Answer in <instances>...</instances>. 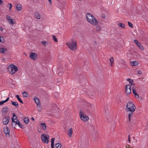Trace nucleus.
Instances as JSON below:
<instances>
[{
  "mask_svg": "<svg viewBox=\"0 0 148 148\" xmlns=\"http://www.w3.org/2000/svg\"><path fill=\"white\" fill-rule=\"evenodd\" d=\"M66 45L69 48L73 51L77 50V41L75 40L73 38L66 43Z\"/></svg>",
  "mask_w": 148,
  "mask_h": 148,
  "instance_id": "1",
  "label": "nucleus"
},
{
  "mask_svg": "<svg viewBox=\"0 0 148 148\" xmlns=\"http://www.w3.org/2000/svg\"><path fill=\"white\" fill-rule=\"evenodd\" d=\"M87 21L91 24L97 25L98 22L95 17L90 13H88L86 15Z\"/></svg>",
  "mask_w": 148,
  "mask_h": 148,
  "instance_id": "2",
  "label": "nucleus"
},
{
  "mask_svg": "<svg viewBox=\"0 0 148 148\" xmlns=\"http://www.w3.org/2000/svg\"><path fill=\"white\" fill-rule=\"evenodd\" d=\"M77 79L78 80L79 83L81 84L82 85L84 86L86 85V80L83 75H79L77 77Z\"/></svg>",
  "mask_w": 148,
  "mask_h": 148,
  "instance_id": "3",
  "label": "nucleus"
},
{
  "mask_svg": "<svg viewBox=\"0 0 148 148\" xmlns=\"http://www.w3.org/2000/svg\"><path fill=\"white\" fill-rule=\"evenodd\" d=\"M126 109L127 112H129V110L135 111L136 107L133 103L132 102H128L126 105Z\"/></svg>",
  "mask_w": 148,
  "mask_h": 148,
  "instance_id": "4",
  "label": "nucleus"
},
{
  "mask_svg": "<svg viewBox=\"0 0 148 148\" xmlns=\"http://www.w3.org/2000/svg\"><path fill=\"white\" fill-rule=\"evenodd\" d=\"M8 70L11 74H14L18 71V68L16 66L14 65H10L8 68Z\"/></svg>",
  "mask_w": 148,
  "mask_h": 148,
  "instance_id": "5",
  "label": "nucleus"
},
{
  "mask_svg": "<svg viewBox=\"0 0 148 148\" xmlns=\"http://www.w3.org/2000/svg\"><path fill=\"white\" fill-rule=\"evenodd\" d=\"M79 115L80 119L82 121L86 122L89 119V117L83 113L82 111V110L80 111Z\"/></svg>",
  "mask_w": 148,
  "mask_h": 148,
  "instance_id": "6",
  "label": "nucleus"
},
{
  "mask_svg": "<svg viewBox=\"0 0 148 148\" xmlns=\"http://www.w3.org/2000/svg\"><path fill=\"white\" fill-rule=\"evenodd\" d=\"M49 136L48 135L43 134L41 135V138L42 142L45 143H48L49 142Z\"/></svg>",
  "mask_w": 148,
  "mask_h": 148,
  "instance_id": "7",
  "label": "nucleus"
},
{
  "mask_svg": "<svg viewBox=\"0 0 148 148\" xmlns=\"http://www.w3.org/2000/svg\"><path fill=\"white\" fill-rule=\"evenodd\" d=\"M94 107V105L89 103H87L85 108H84V110L88 111L92 110Z\"/></svg>",
  "mask_w": 148,
  "mask_h": 148,
  "instance_id": "8",
  "label": "nucleus"
},
{
  "mask_svg": "<svg viewBox=\"0 0 148 148\" xmlns=\"http://www.w3.org/2000/svg\"><path fill=\"white\" fill-rule=\"evenodd\" d=\"M9 109L8 107L5 106L2 109L1 113L2 116H4L7 113L9 112Z\"/></svg>",
  "mask_w": 148,
  "mask_h": 148,
  "instance_id": "9",
  "label": "nucleus"
},
{
  "mask_svg": "<svg viewBox=\"0 0 148 148\" xmlns=\"http://www.w3.org/2000/svg\"><path fill=\"white\" fill-rule=\"evenodd\" d=\"M10 117L8 116H5L2 119L3 123L5 125H7L9 122Z\"/></svg>",
  "mask_w": 148,
  "mask_h": 148,
  "instance_id": "10",
  "label": "nucleus"
},
{
  "mask_svg": "<svg viewBox=\"0 0 148 148\" xmlns=\"http://www.w3.org/2000/svg\"><path fill=\"white\" fill-rule=\"evenodd\" d=\"M104 110V114L106 118L108 119L110 117L109 112V109L107 107H105Z\"/></svg>",
  "mask_w": 148,
  "mask_h": 148,
  "instance_id": "11",
  "label": "nucleus"
},
{
  "mask_svg": "<svg viewBox=\"0 0 148 148\" xmlns=\"http://www.w3.org/2000/svg\"><path fill=\"white\" fill-rule=\"evenodd\" d=\"M131 86L130 85H127L125 86V93L127 95L130 94L131 92Z\"/></svg>",
  "mask_w": 148,
  "mask_h": 148,
  "instance_id": "12",
  "label": "nucleus"
},
{
  "mask_svg": "<svg viewBox=\"0 0 148 148\" xmlns=\"http://www.w3.org/2000/svg\"><path fill=\"white\" fill-rule=\"evenodd\" d=\"M3 131L4 133L6 134V136L7 137H10V134L9 133L10 130L7 127H4L3 129Z\"/></svg>",
  "mask_w": 148,
  "mask_h": 148,
  "instance_id": "13",
  "label": "nucleus"
},
{
  "mask_svg": "<svg viewBox=\"0 0 148 148\" xmlns=\"http://www.w3.org/2000/svg\"><path fill=\"white\" fill-rule=\"evenodd\" d=\"M37 56V54L32 52L31 53L29 56L30 58L32 60H35Z\"/></svg>",
  "mask_w": 148,
  "mask_h": 148,
  "instance_id": "14",
  "label": "nucleus"
},
{
  "mask_svg": "<svg viewBox=\"0 0 148 148\" xmlns=\"http://www.w3.org/2000/svg\"><path fill=\"white\" fill-rule=\"evenodd\" d=\"M11 17L9 15H7L6 16L7 20L10 24H12V25L14 24V23L12 21V19H11Z\"/></svg>",
  "mask_w": 148,
  "mask_h": 148,
  "instance_id": "15",
  "label": "nucleus"
},
{
  "mask_svg": "<svg viewBox=\"0 0 148 148\" xmlns=\"http://www.w3.org/2000/svg\"><path fill=\"white\" fill-rule=\"evenodd\" d=\"M134 111H132V110H129V112L128 115V117L129 121L130 122H131V116H133V113Z\"/></svg>",
  "mask_w": 148,
  "mask_h": 148,
  "instance_id": "16",
  "label": "nucleus"
},
{
  "mask_svg": "<svg viewBox=\"0 0 148 148\" xmlns=\"http://www.w3.org/2000/svg\"><path fill=\"white\" fill-rule=\"evenodd\" d=\"M133 92L134 94L135 95V96L136 98H138L139 97V95L137 94L136 91L135 90V88L133 87Z\"/></svg>",
  "mask_w": 148,
  "mask_h": 148,
  "instance_id": "17",
  "label": "nucleus"
},
{
  "mask_svg": "<svg viewBox=\"0 0 148 148\" xmlns=\"http://www.w3.org/2000/svg\"><path fill=\"white\" fill-rule=\"evenodd\" d=\"M35 16L36 18L38 19H40V15L39 13L38 12H35L34 13Z\"/></svg>",
  "mask_w": 148,
  "mask_h": 148,
  "instance_id": "18",
  "label": "nucleus"
},
{
  "mask_svg": "<svg viewBox=\"0 0 148 148\" xmlns=\"http://www.w3.org/2000/svg\"><path fill=\"white\" fill-rule=\"evenodd\" d=\"M34 99L37 105L40 104V100L38 98L35 97L34 98Z\"/></svg>",
  "mask_w": 148,
  "mask_h": 148,
  "instance_id": "19",
  "label": "nucleus"
},
{
  "mask_svg": "<svg viewBox=\"0 0 148 148\" xmlns=\"http://www.w3.org/2000/svg\"><path fill=\"white\" fill-rule=\"evenodd\" d=\"M126 80L127 81L129 82L131 85L132 86L134 85V83L133 80L132 79L130 78H127L126 79Z\"/></svg>",
  "mask_w": 148,
  "mask_h": 148,
  "instance_id": "20",
  "label": "nucleus"
},
{
  "mask_svg": "<svg viewBox=\"0 0 148 148\" xmlns=\"http://www.w3.org/2000/svg\"><path fill=\"white\" fill-rule=\"evenodd\" d=\"M68 135L69 137H70L71 136L73 133L72 129L71 128H70L68 130Z\"/></svg>",
  "mask_w": 148,
  "mask_h": 148,
  "instance_id": "21",
  "label": "nucleus"
},
{
  "mask_svg": "<svg viewBox=\"0 0 148 148\" xmlns=\"http://www.w3.org/2000/svg\"><path fill=\"white\" fill-rule=\"evenodd\" d=\"M17 119L16 120V121H12V126L14 128H15L16 126V125L17 124Z\"/></svg>",
  "mask_w": 148,
  "mask_h": 148,
  "instance_id": "22",
  "label": "nucleus"
},
{
  "mask_svg": "<svg viewBox=\"0 0 148 148\" xmlns=\"http://www.w3.org/2000/svg\"><path fill=\"white\" fill-rule=\"evenodd\" d=\"M11 103L12 105L16 107L17 108L18 107V104L17 102L12 101Z\"/></svg>",
  "mask_w": 148,
  "mask_h": 148,
  "instance_id": "23",
  "label": "nucleus"
},
{
  "mask_svg": "<svg viewBox=\"0 0 148 148\" xmlns=\"http://www.w3.org/2000/svg\"><path fill=\"white\" fill-rule=\"evenodd\" d=\"M17 10L18 11H20L22 9L21 5L20 4H18L16 7Z\"/></svg>",
  "mask_w": 148,
  "mask_h": 148,
  "instance_id": "24",
  "label": "nucleus"
},
{
  "mask_svg": "<svg viewBox=\"0 0 148 148\" xmlns=\"http://www.w3.org/2000/svg\"><path fill=\"white\" fill-rule=\"evenodd\" d=\"M138 62L135 61H134L130 63V64L132 66H136L138 64Z\"/></svg>",
  "mask_w": 148,
  "mask_h": 148,
  "instance_id": "25",
  "label": "nucleus"
},
{
  "mask_svg": "<svg viewBox=\"0 0 148 148\" xmlns=\"http://www.w3.org/2000/svg\"><path fill=\"white\" fill-rule=\"evenodd\" d=\"M40 125L41 126V127L43 130H45L46 129V126L45 123H40Z\"/></svg>",
  "mask_w": 148,
  "mask_h": 148,
  "instance_id": "26",
  "label": "nucleus"
},
{
  "mask_svg": "<svg viewBox=\"0 0 148 148\" xmlns=\"http://www.w3.org/2000/svg\"><path fill=\"white\" fill-rule=\"evenodd\" d=\"M37 108L38 111L40 112L42 110L41 104H37Z\"/></svg>",
  "mask_w": 148,
  "mask_h": 148,
  "instance_id": "27",
  "label": "nucleus"
},
{
  "mask_svg": "<svg viewBox=\"0 0 148 148\" xmlns=\"http://www.w3.org/2000/svg\"><path fill=\"white\" fill-rule=\"evenodd\" d=\"M6 51H7V50L4 48H1L0 49V52L2 53H5V52Z\"/></svg>",
  "mask_w": 148,
  "mask_h": 148,
  "instance_id": "28",
  "label": "nucleus"
},
{
  "mask_svg": "<svg viewBox=\"0 0 148 148\" xmlns=\"http://www.w3.org/2000/svg\"><path fill=\"white\" fill-rule=\"evenodd\" d=\"M23 120L25 123L26 124H28L29 122V120L27 117L25 118Z\"/></svg>",
  "mask_w": 148,
  "mask_h": 148,
  "instance_id": "29",
  "label": "nucleus"
},
{
  "mask_svg": "<svg viewBox=\"0 0 148 148\" xmlns=\"http://www.w3.org/2000/svg\"><path fill=\"white\" fill-rule=\"evenodd\" d=\"M55 148H61L62 147V145L59 143H57L56 144Z\"/></svg>",
  "mask_w": 148,
  "mask_h": 148,
  "instance_id": "30",
  "label": "nucleus"
},
{
  "mask_svg": "<svg viewBox=\"0 0 148 148\" xmlns=\"http://www.w3.org/2000/svg\"><path fill=\"white\" fill-rule=\"evenodd\" d=\"M110 61L111 62V66H112V65L114 64V59L113 57H112L111 58H110Z\"/></svg>",
  "mask_w": 148,
  "mask_h": 148,
  "instance_id": "31",
  "label": "nucleus"
},
{
  "mask_svg": "<svg viewBox=\"0 0 148 148\" xmlns=\"http://www.w3.org/2000/svg\"><path fill=\"white\" fill-rule=\"evenodd\" d=\"M16 97L17 98L18 100L22 103H23L21 99L19 97V95H17L16 96Z\"/></svg>",
  "mask_w": 148,
  "mask_h": 148,
  "instance_id": "32",
  "label": "nucleus"
},
{
  "mask_svg": "<svg viewBox=\"0 0 148 148\" xmlns=\"http://www.w3.org/2000/svg\"><path fill=\"white\" fill-rule=\"evenodd\" d=\"M17 117L15 115V114L14 113L13 114V117L12 119V121H15L14 120L16 119Z\"/></svg>",
  "mask_w": 148,
  "mask_h": 148,
  "instance_id": "33",
  "label": "nucleus"
},
{
  "mask_svg": "<svg viewBox=\"0 0 148 148\" xmlns=\"http://www.w3.org/2000/svg\"><path fill=\"white\" fill-rule=\"evenodd\" d=\"M17 124L18 126L21 128H23V125L22 124L20 123L19 121L18 120H17Z\"/></svg>",
  "mask_w": 148,
  "mask_h": 148,
  "instance_id": "34",
  "label": "nucleus"
},
{
  "mask_svg": "<svg viewBox=\"0 0 148 148\" xmlns=\"http://www.w3.org/2000/svg\"><path fill=\"white\" fill-rule=\"evenodd\" d=\"M22 94L23 97H27L28 95L27 93L25 92H23Z\"/></svg>",
  "mask_w": 148,
  "mask_h": 148,
  "instance_id": "35",
  "label": "nucleus"
},
{
  "mask_svg": "<svg viewBox=\"0 0 148 148\" xmlns=\"http://www.w3.org/2000/svg\"><path fill=\"white\" fill-rule=\"evenodd\" d=\"M118 25L122 28H124L125 27V25L121 23H119L118 24Z\"/></svg>",
  "mask_w": 148,
  "mask_h": 148,
  "instance_id": "36",
  "label": "nucleus"
},
{
  "mask_svg": "<svg viewBox=\"0 0 148 148\" xmlns=\"http://www.w3.org/2000/svg\"><path fill=\"white\" fill-rule=\"evenodd\" d=\"M137 45L142 50L144 49L143 47L140 44V43H138V44H137Z\"/></svg>",
  "mask_w": 148,
  "mask_h": 148,
  "instance_id": "37",
  "label": "nucleus"
},
{
  "mask_svg": "<svg viewBox=\"0 0 148 148\" xmlns=\"http://www.w3.org/2000/svg\"><path fill=\"white\" fill-rule=\"evenodd\" d=\"M101 29V27L100 26H97L96 28V30L97 31H99Z\"/></svg>",
  "mask_w": 148,
  "mask_h": 148,
  "instance_id": "38",
  "label": "nucleus"
},
{
  "mask_svg": "<svg viewBox=\"0 0 148 148\" xmlns=\"http://www.w3.org/2000/svg\"><path fill=\"white\" fill-rule=\"evenodd\" d=\"M53 36V40H54V41H55L56 42H58V41L57 40V39L56 38V36L55 35H52Z\"/></svg>",
  "mask_w": 148,
  "mask_h": 148,
  "instance_id": "39",
  "label": "nucleus"
},
{
  "mask_svg": "<svg viewBox=\"0 0 148 148\" xmlns=\"http://www.w3.org/2000/svg\"><path fill=\"white\" fill-rule=\"evenodd\" d=\"M7 6L8 7H9V9L10 10L11 9L12 7V4L10 3H8Z\"/></svg>",
  "mask_w": 148,
  "mask_h": 148,
  "instance_id": "40",
  "label": "nucleus"
},
{
  "mask_svg": "<svg viewBox=\"0 0 148 148\" xmlns=\"http://www.w3.org/2000/svg\"><path fill=\"white\" fill-rule=\"evenodd\" d=\"M41 43L45 46H46L47 45V42L45 41H42L41 42Z\"/></svg>",
  "mask_w": 148,
  "mask_h": 148,
  "instance_id": "41",
  "label": "nucleus"
},
{
  "mask_svg": "<svg viewBox=\"0 0 148 148\" xmlns=\"http://www.w3.org/2000/svg\"><path fill=\"white\" fill-rule=\"evenodd\" d=\"M128 25H129V26H130L131 28H132L133 27V25L131 23L128 21Z\"/></svg>",
  "mask_w": 148,
  "mask_h": 148,
  "instance_id": "42",
  "label": "nucleus"
},
{
  "mask_svg": "<svg viewBox=\"0 0 148 148\" xmlns=\"http://www.w3.org/2000/svg\"><path fill=\"white\" fill-rule=\"evenodd\" d=\"M55 140L54 138H52L51 139V145H54V141Z\"/></svg>",
  "mask_w": 148,
  "mask_h": 148,
  "instance_id": "43",
  "label": "nucleus"
},
{
  "mask_svg": "<svg viewBox=\"0 0 148 148\" xmlns=\"http://www.w3.org/2000/svg\"><path fill=\"white\" fill-rule=\"evenodd\" d=\"M135 119V116H131V120H135V119Z\"/></svg>",
  "mask_w": 148,
  "mask_h": 148,
  "instance_id": "44",
  "label": "nucleus"
},
{
  "mask_svg": "<svg viewBox=\"0 0 148 148\" xmlns=\"http://www.w3.org/2000/svg\"><path fill=\"white\" fill-rule=\"evenodd\" d=\"M5 102L4 101H0V106L3 105L4 103H5Z\"/></svg>",
  "mask_w": 148,
  "mask_h": 148,
  "instance_id": "45",
  "label": "nucleus"
},
{
  "mask_svg": "<svg viewBox=\"0 0 148 148\" xmlns=\"http://www.w3.org/2000/svg\"><path fill=\"white\" fill-rule=\"evenodd\" d=\"M134 42L137 45V44H138V43H139V42H138V41L136 40H134Z\"/></svg>",
  "mask_w": 148,
  "mask_h": 148,
  "instance_id": "46",
  "label": "nucleus"
},
{
  "mask_svg": "<svg viewBox=\"0 0 148 148\" xmlns=\"http://www.w3.org/2000/svg\"><path fill=\"white\" fill-rule=\"evenodd\" d=\"M128 140L129 143H130V136L129 135L128 136Z\"/></svg>",
  "mask_w": 148,
  "mask_h": 148,
  "instance_id": "47",
  "label": "nucleus"
},
{
  "mask_svg": "<svg viewBox=\"0 0 148 148\" xmlns=\"http://www.w3.org/2000/svg\"><path fill=\"white\" fill-rule=\"evenodd\" d=\"M101 17H102V18H106V16H105V15L104 14H102L101 15Z\"/></svg>",
  "mask_w": 148,
  "mask_h": 148,
  "instance_id": "48",
  "label": "nucleus"
},
{
  "mask_svg": "<svg viewBox=\"0 0 148 148\" xmlns=\"http://www.w3.org/2000/svg\"><path fill=\"white\" fill-rule=\"evenodd\" d=\"M9 97H8L5 100H4V101L5 102H7L9 100Z\"/></svg>",
  "mask_w": 148,
  "mask_h": 148,
  "instance_id": "49",
  "label": "nucleus"
},
{
  "mask_svg": "<svg viewBox=\"0 0 148 148\" xmlns=\"http://www.w3.org/2000/svg\"><path fill=\"white\" fill-rule=\"evenodd\" d=\"M138 74H141L142 73V72L141 71L139 70L138 71Z\"/></svg>",
  "mask_w": 148,
  "mask_h": 148,
  "instance_id": "50",
  "label": "nucleus"
},
{
  "mask_svg": "<svg viewBox=\"0 0 148 148\" xmlns=\"http://www.w3.org/2000/svg\"><path fill=\"white\" fill-rule=\"evenodd\" d=\"M3 1L1 0H0V4H3Z\"/></svg>",
  "mask_w": 148,
  "mask_h": 148,
  "instance_id": "51",
  "label": "nucleus"
},
{
  "mask_svg": "<svg viewBox=\"0 0 148 148\" xmlns=\"http://www.w3.org/2000/svg\"><path fill=\"white\" fill-rule=\"evenodd\" d=\"M48 1H49V2H50V4H52L51 0H48Z\"/></svg>",
  "mask_w": 148,
  "mask_h": 148,
  "instance_id": "52",
  "label": "nucleus"
},
{
  "mask_svg": "<svg viewBox=\"0 0 148 148\" xmlns=\"http://www.w3.org/2000/svg\"><path fill=\"white\" fill-rule=\"evenodd\" d=\"M54 145H51V148H54Z\"/></svg>",
  "mask_w": 148,
  "mask_h": 148,
  "instance_id": "53",
  "label": "nucleus"
},
{
  "mask_svg": "<svg viewBox=\"0 0 148 148\" xmlns=\"http://www.w3.org/2000/svg\"><path fill=\"white\" fill-rule=\"evenodd\" d=\"M32 120H34V119L33 117H32L31 119Z\"/></svg>",
  "mask_w": 148,
  "mask_h": 148,
  "instance_id": "54",
  "label": "nucleus"
},
{
  "mask_svg": "<svg viewBox=\"0 0 148 148\" xmlns=\"http://www.w3.org/2000/svg\"><path fill=\"white\" fill-rule=\"evenodd\" d=\"M94 44L95 45H96L97 44V43H96V41H95L94 42Z\"/></svg>",
  "mask_w": 148,
  "mask_h": 148,
  "instance_id": "55",
  "label": "nucleus"
},
{
  "mask_svg": "<svg viewBox=\"0 0 148 148\" xmlns=\"http://www.w3.org/2000/svg\"><path fill=\"white\" fill-rule=\"evenodd\" d=\"M1 37L0 36V42H1Z\"/></svg>",
  "mask_w": 148,
  "mask_h": 148,
  "instance_id": "56",
  "label": "nucleus"
},
{
  "mask_svg": "<svg viewBox=\"0 0 148 148\" xmlns=\"http://www.w3.org/2000/svg\"><path fill=\"white\" fill-rule=\"evenodd\" d=\"M56 94H58V93H54V95H56Z\"/></svg>",
  "mask_w": 148,
  "mask_h": 148,
  "instance_id": "57",
  "label": "nucleus"
},
{
  "mask_svg": "<svg viewBox=\"0 0 148 148\" xmlns=\"http://www.w3.org/2000/svg\"><path fill=\"white\" fill-rule=\"evenodd\" d=\"M56 0L60 2V0Z\"/></svg>",
  "mask_w": 148,
  "mask_h": 148,
  "instance_id": "58",
  "label": "nucleus"
},
{
  "mask_svg": "<svg viewBox=\"0 0 148 148\" xmlns=\"http://www.w3.org/2000/svg\"><path fill=\"white\" fill-rule=\"evenodd\" d=\"M0 30H1V31H2V29H1Z\"/></svg>",
  "mask_w": 148,
  "mask_h": 148,
  "instance_id": "59",
  "label": "nucleus"
},
{
  "mask_svg": "<svg viewBox=\"0 0 148 148\" xmlns=\"http://www.w3.org/2000/svg\"><path fill=\"white\" fill-rule=\"evenodd\" d=\"M79 1H81V0H78Z\"/></svg>",
  "mask_w": 148,
  "mask_h": 148,
  "instance_id": "60",
  "label": "nucleus"
},
{
  "mask_svg": "<svg viewBox=\"0 0 148 148\" xmlns=\"http://www.w3.org/2000/svg\"><path fill=\"white\" fill-rule=\"evenodd\" d=\"M13 148H15V147H13Z\"/></svg>",
  "mask_w": 148,
  "mask_h": 148,
  "instance_id": "61",
  "label": "nucleus"
}]
</instances>
